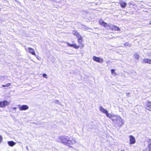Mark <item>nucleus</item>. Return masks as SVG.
Masks as SVG:
<instances>
[{
  "label": "nucleus",
  "instance_id": "obj_1",
  "mask_svg": "<svg viewBox=\"0 0 151 151\" xmlns=\"http://www.w3.org/2000/svg\"><path fill=\"white\" fill-rule=\"evenodd\" d=\"M56 140L59 142L68 146L69 144V139H68V137L67 136L59 137L56 139Z\"/></svg>",
  "mask_w": 151,
  "mask_h": 151
},
{
  "label": "nucleus",
  "instance_id": "obj_2",
  "mask_svg": "<svg viewBox=\"0 0 151 151\" xmlns=\"http://www.w3.org/2000/svg\"><path fill=\"white\" fill-rule=\"evenodd\" d=\"M113 121L116 123L119 127H121L124 124L122 119L120 117H117L116 119H113Z\"/></svg>",
  "mask_w": 151,
  "mask_h": 151
},
{
  "label": "nucleus",
  "instance_id": "obj_3",
  "mask_svg": "<svg viewBox=\"0 0 151 151\" xmlns=\"http://www.w3.org/2000/svg\"><path fill=\"white\" fill-rule=\"evenodd\" d=\"M93 59L96 62L102 63L103 62V59L100 57H96L95 56H93Z\"/></svg>",
  "mask_w": 151,
  "mask_h": 151
},
{
  "label": "nucleus",
  "instance_id": "obj_4",
  "mask_svg": "<svg viewBox=\"0 0 151 151\" xmlns=\"http://www.w3.org/2000/svg\"><path fill=\"white\" fill-rule=\"evenodd\" d=\"M129 144L130 145L134 144L135 143L136 140L135 138L132 135L129 136Z\"/></svg>",
  "mask_w": 151,
  "mask_h": 151
},
{
  "label": "nucleus",
  "instance_id": "obj_5",
  "mask_svg": "<svg viewBox=\"0 0 151 151\" xmlns=\"http://www.w3.org/2000/svg\"><path fill=\"white\" fill-rule=\"evenodd\" d=\"M108 29H111L113 30L114 31H120V29L118 27L116 26H115L112 24H110L109 26V27L108 28Z\"/></svg>",
  "mask_w": 151,
  "mask_h": 151
},
{
  "label": "nucleus",
  "instance_id": "obj_6",
  "mask_svg": "<svg viewBox=\"0 0 151 151\" xmlns=\"http://www.w3.org/2000/svg\"><path fill=\"white\" fill-rule=\"evenodd\" d=\"M26 51L29 53H31L32 54L36 56V54L34 49L30 47L25 48Z\"/></svg>",
  "mask_w": 151,
  "mask_h": 151
},
{
  "label": "nucleus",
  "instance_id": "obj_7",
  "mask_svg": "<svg viewBox=\"0 0 151 151\" xmlns=\"http://www.w3.org/2000/svg\"><path fill=\"white\" fill-rule=\"evenodd\" d=\"M18 106L19 109L21 111L26 110L29 108L28 106L26 105L21 106L20 105H19Z\"/></svg>",
  "mask_w": 151,
  "mask_h": 151
},
{
  "label": "nucleus",
  "instance_id": "obj_8",
  "mask_svg": "<svg viewBox=\"0 0 151 151\" xmlns=\"http://www.w3.org/2000/svg\"><path fill=\"white\" fill-rule=\"evenodd\" d=\"M8 104V102L6 101L0 102V107H3Z\"/></svg>",
  "mask_w": 151,
  "mask_h": 151
},
{
  "label": "nucleus",
  "instance_id": "obj_9",
  "mask_svg": "<svg viewBox=\"0 0 151 151\" xmlns=\"http://www.w3.org/2000/svg\"><path fill=\"white\" fill-rule=\"evenodd\" d=\"M99 24L100 25H103L105 27H106L108 26V27H109V26L110 25V24H107V23L103 22L102 20H99Z\"/></svg>",
  "mask_w": 151,
  "mask_h": 151
},
{
  "label": "nucleus",
  "instance_id": "obj_10",
  "mask_svg": "<svg viewBox=\"0 0 151 151\" xmlns=\"http://www.w3.org/2000/svg\"><path fill=\"white\" fill-rule=\"evenodd\" d=\"M100 111L106 114L107 113V111L104 109L102 106H100L99 107Z\"/></svg>",
  "mask_w": 151,
  "mask_h": 151
},
{
  "label": "nucleus",
  "instance_id": "obj_11",
  "mask_svg": "<svg viewBox=\"0 0 151 151\" xmlns=\"http://www.w3.org/2000/svg\"><path fill=\"white\" fill-rule=\"evenodd\" d=\"M142 62L143 63H147L151 64V59L146 58L145 59H144Z\"/></svg>",
  "mask_w": 151,
  "mask_h": 151
},
{
  "label": "nucleus",
  "instance_id": "obj_12",
  "mask_svg": "<svg viewBox=\"0 0 151 151\" xmlns=\"http://www.w3.org/2000/svg\"><path fill=\"white\" fill-rule=\"evenodd\" d=\"M147 109L149 111H151V103L148 101L147 104Z\"/></svg>",
  "mask_w": 151,
  "mask_h": 151
},
{
  "label": "nucleus",
  "instance_id": "obj_13",
  "mask_svg": "<svg viewBox=\"0 0 151 151\" xmlns=\"http://www.w3.org/2000/svg\"><path fill=\"white\" fill-rule=\"evenodd\" d=\"M119 4H120L121 7L122 8H125L127 5V3L122 1H120Z\"/></svg>",
  "mask_w": 151,
  "mask_h": 151
},
{
  "label": "nucleus",
  "instance_id": "obj_14",
  "mask_svg": "<svg viewBox=\"0 0 151 151\" xmlns=\"http://www.w3.org/2000/svg\"><path fill=\"white\" fill-rule=\"evenodd\" d=\"M16 143L13 141H10L8 142V145L10 146L13 147L15 145Z\"/></svg>",
  "mask_w": 151,
  "mask_h": 151
},
{
  "label": "nucleus",
  "instance_id": "obj_15",
  "mask_svg": "<svg viewBox=\"0 0 151 151\" xmlns=\"http://www.w3.org/2000/svg\"><path fill=\"white\" fill-rule=\"evenodd\" d=\"M77 38H78V42L80 44V45H80H82V42L83 41L82 37L81 36L79 35V37H77Z\"/></svg>",
  "mask_w": 151,
  "mask_h": 151
},
{
  "label": "nucleus",
  "instance_id": "obj_16",
  "mask_svg": "<svg viewBox=\"0 0 151 151\" xmlns=\"http://www.w3.org/2000/svg\"><path fill=\"white\" fill-rule=\"evenodd\" d=\"M76 142L75 139H73L72 140H69V145L68 146H70V145L75 144L76 143Z\"/></svg>",
  "mask_w": 151,
  "mask_h": 151
},
{
  "label": "nucleus",
  "instance_id": "obj_17",
  "mask_svg": "<svg viewBox=\"0 0 151 151\" xmlns=\"http://www.w3.org/2000/svg\"><path fill=\"white\" fill-rule=\"evenodd\" d=\"M73 34L76 36L77 37H79V35H80L79 34L75 31H73Z\"/></svg>",
  "mask_w": 151,
  "mask_h": 151
},
{
  "label": "nucleus",
  "instance_id": "obj_18",
  "mask_svg": "<svg viewBox=\"0 0 151 151\" xmlns=\"http://www.w3.org/2000/svg\"><path fill=\"white\" fill-rule=\"evenodd\" d=\"M134 57L137 59H138L139 58V55L137 53H135L134 54Z\"/></svg>",
  "mask_w": 151,
  "mask_h": 151
},
{
  "label": "nucleus",
  "instance_id": "obj_19",
  "mask_svg": "<svg viewBox=\"0 0 151 151\" xmlns=\"http://www.w3.org/2000/svg\"><path fill=\"white\" fill-rule=\"evenodd\" d=\"M11 85V83H8L6 85H2V86L3 87H8L10 86Z\"/></svg>",
  "mask_w": 151,
  "mask_h": 151
},
{
  "label": "nucleus",
  "instance_id": "obj_20",
  "mask_svg": "<svg viewBox=\"0 0 151 151\" xmlns=\"http://www.w3.org/2000/svg\"><path fill=\"white\" fill-rule=\"evenodd\" d=\"M149 142L150 143V144L149 145V150L151 151V139H149Z\"/></svg>",
  "mask_w": 151,
  "mask_h": 151
},
{
  "label": "nucleus",
  "instance_id": "obj_21",
  "mask_svg": "<svg viewBox=\"0 0 151 151\" xmlns=\"http://www.w3.org/2000/svg\"><path fill=\"white\" fill-rule=\"evenodd\" d=\"M106 116L109 118H111V117H112V115L111 114H108V112L107 111V113L106 114Z\"/></svg>",
  "mask_w": 151,
  "mask_h": 151
},
{
  "label": "nucleus",
  "instance_id": "obj_22",
  "mask_svg": "<svg viewBox=\"0 0 151 151\" xmlns=\"http://www.w3.org/2000/svg\"><path fill=\"white\" fill-rule=\"evenodd\" d=\"M124 45L125 46L130 47L131 46V44L128 42H126L124 44Z\"/></svg>",
  "mask_w": 151,
  "mask_h": 151
},
{
  "label": "nucleus",
  "instance_id": "obj_23",
  "mask_svg": "<svg viewBox=\"0 0 151 151\" xmlns=\"http://www.w3.org/2000/svg\"><path fill=\"white\" fill-rule=\"evenodd\" d=\"M55 102L56 104H59L60 105H61V103L58 100H56L55 101Z\"/></svg>",
  "mask_w": 151,
  "mask_h": 151
},
{
  "label": "nucleus",
  "instance_id": "obj_24",
  "mask_svg": "<svg viewBox=\"0 0 151 151\" xmlns=\"http://www.w3.org/2000/svg\"><path fill=\"white\" fill-rule=\"evenodd\" d=\"M73 47L77 49L79 47V46L77 45L76 44H73Z\"/></svg>",
  "mask_w": 151,
  "mask_h": 151
},
{
  "label": "nucleus",
  "instance_id": "obj_25",
  "mask_svg": "<svg viewBox=\"0 0 151 151\" xmlns=\"http://www.w3.org/2000/svg\"><path fill=\"white\" fill-rule=\"evenodd\" d=\"M67 43V44L69 46V47H73V44H70L68 42H66Z\"/></svg>",
  "mask_w": 151,
  "mask_h": 151
},
{
  "label": "nucleus",
  "instance_id": "obj_26",
  "mask_svg": "<svg viewBox=\"0 0 151 151\" xmlns=\"http://www.w3.org/2000/svg\"><path fill=\"white\" fill-rule=\"evenodd\" d=\"M42 76L43 77L45 78H48L47 76V74H43Z\"/></svg>",
  "mask_w": 151,
  "mask_h": 151
},
{
  "label": "nucleus",
  "instance_id": "obj_27",
  "mask_svg": "<svg viewBox=\"0 0 151 151\" xmlns=\"http://www.w3.org/2000/svg\"><path fill=\"white\" fill-rule=\"evenodd\" d=\"M114 71H115L114 69H112L111 70V72L112 73H114Z\"/></svg>",
  "mask_w": 151,
  "mask_h": 151
},
{
  "label": "nucleus",
  "instance_id": "obj_28",
  "mask_svg": "<svg viewBox=\"0 0 151 151\" xmlns=\"http://www.w3.org/2000/svg\"><path fill=\"white\" fill-rule=\"evenodd\" d=\"M2 140V137L1 136H0V143L1 142Z\"/></svg>",
  "mask_w": 151,
  "mask_h": 151
},
{
  "label": "nucleus",
  "instance_id": "obj_29",
  "mask_svg": "<svg viewBox=\"0 0 151 151\" xmlns=\"http://www.w3.org/2000/svg\"><path fill=\"white\" fill-rule=\"evenodd\" d=\"M126 94L127 96L129 97V93H127Z\"/></svg>",
  "mask_w": 151,
  "mask_h": 151
},
{
  "label": "nucleus",
  "instance_id": "obj_30",
  "mask_svg": "<svg viewBox=\"0 0 151 151\" xmlns=\"http://www.w3.org/2000/svg\"><path fill=\"white\" fill-rule=\"evenodd\" d=\"M13 109L16 110L17 109V107H14L12 108Z\"/></svg>",
  "mask_w": 151,
  "mask_h": 151
},
{
  "label": "nucleus",
  "instance_id": "obj_31",
  "mask_svg": "<svg viewBox=\"0 0 151 151\" xmlns=\"http://www.w3.org/2000/svg\"><path fill=\"white\" fill-rule=\"evenodd\" d=\"M86 29H88V27H86Z\"/></svg>",
  "mask_w": 151,
  "mask_h": 151
},
{
  "label": "nucleus",
  "instance_id": "obj_32",
  "mask_svg": "<svg viewBox=\"0 0 151 151\" xmlns=\"http://www.w3.org/2000/svg\"><path fill=\"white\" fill-rule=\"evenodd\" d=\"M26 147L27 149V150H28V147Z\"/></svg>",
  "mask_w": 151,
  "mask_h": 151
},
{
  "label": "nucleus",
  "instance_id": "obj_33",
  "mask_svg": "<svg viewBox=\"0 0 151 151\" xmlns=\"http://www.w3.org/2000/svg\"><path fill=\"white\" fill-rule=\"evenodd\" d=\"M121 151H124V150H122Z\"/></svg>",
  "mask_w": 151,
  "mask_h": 151
},
{
  "label": "nucleus",
  "instance_id": "obj_34",
  "mask_svg": "<svg viewBox=\"0 0 151 151\" xmlns=\"http://www.w3.org/2000/svg\"><path fill=\"white\" fill-rule=\"evenodd\" d=\"M149 24H151V22H150Z\"/></svg>",
  "mask_w": 151,
  "mask_h": 151
},
{
  "label": "nucleus",
  "instance_id": "obj_35",
  "mask_svg": "<svg viewBox=\"0 0 151 151\" xmlns=\"http://www.w3.org/2000/svg\"><path fill=\"white\" fill-rule=\"evenodd\" d=\"M151 55V54H150V55Z\"/></svg>",
  "mask_w": 151,
  "mask_h": 151
}]
</instances>
